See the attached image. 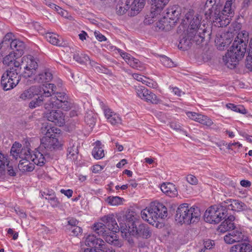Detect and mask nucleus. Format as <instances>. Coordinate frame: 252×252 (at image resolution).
<instances>
[{"label":"nucleus","mask_w":252,"mask_h":252,"mask_svg":"<svg viewBox=\"0 0 252 252\" xmlns=\"http://www.w3.org/2000/svg\"><path fill=\"white\" fill-rule=\"evenodd\" d=\"M180 12L179 8L175 6L167 10L166 16L168 17L169 20L175 21L173 22L174 24L179 18Z\"/></svg>","instance_id":"c756f323"},{"label":"nucleus","mask_w":252,"mask_h":252,"mask_svg":"<svg viewBox=\"0 0 252 252\" xmlns=\"http://www.w3.org/2000/svg\"><path fill=\"white\" fill-rule=\"evenodd\" d=\"M56 86L53 84H47L46 86L43 85L42 87V92L41 94L37 95L38 98L32 100L29 103V106L31 109L35 108L42 105L43 102L45 100V97H49L52 96V94H54Z\"/></svg>","instance_id":"f8f14e48"},{"label":"nucleus","mask_w":252,"mask_h":252,"mask_svg":"<svg viewBox=\"0 0 252 252\" xmlns=\"http://www.w3.org/2000/svg\"><path fill=\"white\" fill-rule=\"evenodd\" d=\"M5 77H7L13 81V85L18 84L20 80L21 74L20 71H18V69L13 68L7 70L6 72L3 74Z\"/></svg>","instance_id":"393cba45"},{"label":"nucleus","mask_w":252,"mask_h":252,"mask_svg":"<svg viewBox=\"0 0 252 252\" xmlns=\"http://www.w3.org/2000/svg\"><path fill=\"white\" fill-rule=\"evenodd\" d=\"M199 116L197 122L208 126H211L213 124V123L212 120L207 116L200 114Z\"/></svg>","instance_id":"37998d69"},{"label":"nucleus","mask_w":252,"mask_h":252,"mask_svg":"<svg viewBox=\"0 0 252 252\" xmlns=\"http://www.w3.org/2000/svg\"><path fill=\"white\" fill-rule=\"evenodd\" d=\"M124 198L119 196H110L108 197L106 201L111 206H118L123 204Z\"/></svg>","instance_id":"e433bc0d"},{"label":"nucleus","mask_w":252,"mask_h":252,"mask_svg":"<svg viewBox=\"0 0 252 252\" xmlns=\"http://www.w3.org/2000/svg\"><path fill=\"white\" fill-rule=\"evenodd\" d=\"M67 228L73 227L74 226H77L78 221L74 218H69L67 221Z\"/></svg>","instance_id":"680f3d73"},{"label":"nucleus","mask_w":252,"mask_h":252,"mask_svg":"<svg viewBox=\"0 0 252 252\" xmlns=\"http://www.w3.org/2000/svg\"><path fill=\"white\" fill-rule=\"evenodd\" d=\"M20 57L17 56L15 59V61L12 63L14 65L15 69H18V71H20V69L23 65L21 64V59L19 58Z\"/></svg>","instance_id":"4d7b16f0"},{"label":"nucleus","mask_w":252,"mask_h":252,"mask_svg":"<svg viewBox=\"0 0 252 252\" xmlns=\"http://www.w3.org/2000/svg\"><path fill=\"white\" fill-rule=\"evenodd\" d=\"M199 113H196L195 112H187L186 115L191 120H192L193 121H195L196 122H197L198 121V118L199 117Z\"/></svg>","instance_id":"bf43d9fd"},{"label":"nucleus","mask_w":252,"mask_h":252,"mask_svg":"<svg viewBox=\"0 0 252 252\" xmlns=\"http://www.w3.org/2000/svg\"><path fill=\"white\" fill-rule=\"evenodd\" d=\"M101 240V239L96 238L94 234H90L86 237L85 243L86 246L95 248L99 242V240Z\"/></svg>","instance_id":"72a5a7b5"},{"label":"nucleus","mask_w":252,"mask_h":252,"mask_svg":"<svg viewBox=\"0 0 252 252\" xmlns=\"http://www.w3.org/2000/svg\"><path fill=\"white\" fill-rule=\"evenodd\" d=\"M231 236L233 238V240L235 242H239L244 240H246L245 236L243 232L238 230H235L231 232Z\"/></svg>","instance_id":"ea45409f"},{"label":"nucleus","mask_w":252,"mask_h":252,"mask_svg":"<svg viewBox=\"0 0 252 252\" xmlns=\"http://www.w3.org/2000/svg\"><path fill=\"white\" fill-rule=\"evenodd\" d=\"M143 84L147 85L150 88L156 89L158 85L157 82L152 79L146 77L143 82Z\"/></svg>","instance_id":"5fc2aeb1"},{"label":"nucleus","mask_w":252,"mask_h":252,"mask_svg":"<svg viewBox=\"0 0 252 252\" xmlns=\"http://www.w3.org/2000/svg\"><path fill=\"white\" fill-rule=\"evenodd\" d=\"M161 190L171 197H174L178 195V190L175 185L171 183H164L160 186Z\"/></svg>","instance_id":"4be33fe9"},{"label":"nucleus","mask_w":252,"mask_h":252,"mask_svg":"<svg viewBox=\"0 0 252 252\" xmlns=\"http://www.w3.org/2000/svg\"><path fill=\"white\" fill-rule=\"evenodd\" d=\"M48 155L49 153L39 150V147L31 153L29 148H22L21 144L16 142L13 144L10 150V155L15 159H18V157L24 156L26 158H30L34 164L40 166L44 165Z\"/></svg>","instance_id":"f03ea898"},{"label":"nucleus","mask_w":252,"mask_h":252,"mask_svg":"<svg viewBox=\"0 0 252 252\" xmlns=\"http://www.w3.org/2000/svg\"><path fill=\"white\" fill-rule=\"evenodd\" d=\"M21 64L25 69L22 75L24 77H30L34 74L38 67L36 59L32 56H24L21 58Z\"/></svg>","instance_id":"ddd939ff"},{"label":"nucleus","mask_w":252,"mask_h":252,"mask_svg":"<svg viewBox=\"0 0 252 252\" xmlns=\"http://www.w3.org/2000/svg\"><path fill=\"white\" fill-rule=\"evenodd\" d=\"M169 19L166 16H164L157 23V27L161 30H169L171 28V22L169 21Z\"/></svg>","instance_id":"7c9ffc66"},{"label":"nucleus","mask_w":252,"mask_h":252,"mask_svg":"<svg viewBox=\"0 0 252 252\" xmlns=\"http://www.w3.org/2000/svg\"><path fill=\"white\" fill-rule=\"evenodd\" d=\"M42 87L40 86H32L29 89L23 92L20 96V98L23 100L30 99L35 95L41 94L42 92Z\"/></svg>","instance_id":"a211bd4d"},{"label":"nucleus","mask_w":252,"mask_h":252,"mask_svg":"<svg viewBox=\"0 0 252 252\" xmlns=\"http://www.w3.org/2000/svg\"><path fill=\"white\" fill-rule=\"evenodd\" d=\"M226 107L228 109L233 110V111L240 112L242 114L246 113V110L241 105H236L232 103H228L226 105Z\"/></svg>","instance_id":"a18cd8bd"},{"label":"nucleus","mask_w":252,"mask_h":252,"mask_svg":"<svg viewBox=\"0 0 252 252\" xmlns=\"http://www.w3.org/2000/svg\"><path fill=\"white\" fill-rule=\"evenodd\" d=\"M45 38L47 40L53 45L57 46H62L63 42L62 38L59 37V35L53 33L48 32L45 34Z\"/></svg>","instance_id":"c85d7f7f"},{"label":"nucleus","mask_w":252,"mask_h":252,"mask_svg":"<svg viewBox=\"0 0 252 252\" xmlns=\"http://www.w3.org/2000/svg\"><path fill=\"white\" fill-rule=\"evenodd\" d=\"M104 168V166L96 164L92 167V172L94 173H98L101 171Z\"/></svg>","instance_id":"774afa93"},{"label":"nucleus","mask_w":252,"mask_h":252,"mask_svg":"<svg viewBox=\"0 0 252 252\" xmlns=\"http://www.w3.org/2000/svg\"><path fill=\"white\" fill-rule=\"evenodd\" d=\"M142 218L150 224L167 216V208L161 203L155 201L141 212Z\"/></svg>","instance_id":"39448f33"},{"label":"nucleus","mask_w":252,"mask_h":252,"mask_svg":"<svg viewBox=\"0 0 252 252\" xmlns=\"http://www.w3.org/2000/svg\"><path fill=\"white\" fill-rule=\"evenodd\" d=\"M144 6V2L140 0H120L117 5L116 12L120 15L127 13L129 16L133 17L139 13Z\"/></svg>","instance_id":"6e6552de"},{"label":"nucleus","mask_w":252,"mask_h":252,"mask_svg":"<svg viewBox=\"0 0 252 252\" xmlns=\"http://www.w3.org/2000/svg\"><path fill=\"white\" fill-rule=\"evenodd\" d=\"M53 78L52 74L48 69H45L40 72L36 75L33 78L34 83L43 84V85L46 86L48 84V82H50ZM49 83H48L49 84Z\"/></svg>","instance_id":"6ab92c4d"},{"label":"nucleus","mask_w":252,"mask_h":252,"mask_svg":"<svg viewBox=\"0 0 252 252\" xmlns=\"http://www.w3.org/2000/svg\"><path fill=\"white\" fill-rule=\"evenodd\" d=\"M131 220H129L126 227L127 228L128 232L137 238L148 239L152 235V231L147 224H141L137 226L134 221V217H130Z\"/></svg>","instance_id":"1a4fd4ad"},{"label":"nucleus","mask_w":252,"mask_h":252,"mask_svg":"<svg viewBox=\"0 0 252 252\" xmlns=\"http://www.w3.org/2000/svg\"><path fill=\"white\" fill-rule=\"evenodd\" d=\"M241 36V34H239L237 39H235L225 56L222 58L223 63L230 69L236 66L246 52L247 43L240 38Z\"/></svg>","instance_id":"f257e3e1"},{"label":"nucleus","mask_w":252,"mask_h":252,"mask_svg":"<svg viewBox=\"0 0 252 252\" xmlns=\"http://www.w3.org/2000/svg\"><path fill=\"white\" fill-rule=\"evenodd\" d=\"M169 0H154L152 4V8L154 10L152 12V14L154 12L155 13L153 15H155L161 11L164 7L168 3Z\"/></svg>","instance_id":"cd10ccee"},{"label":"nucleus","mask_w":252,"mask_h":252,"mask_svg":"<svg viewBox=\"0 0 252 252\" xmlns=\"http://www.w3.org/2000/svg\"><path fill=\"white\" fill-rule=\"evenodd\" d=\"M10 46L12 52L16 53L17 56L21 57L23 54L26 48L25 43L17 39H12L10 42Z\"/></svg>","instance_id":"412c9836"},{"label":"nucleus","mask_w":252,"mask_h":252,"mask_svg":"<svg viewBox=\"0 0 252 252\" xmlns=\"http://www.w3.org/2000/svg\"><path fill=\"white\" fill-rule=\"evenodd\" d=\"M100 105L101 108L103 111L105 117L107 119L109 118L111 115L114 113V112H113L112 110L110 109L107 105H106L103 102H101L100 103Z\"/></svg>","instance_id":"3c124183"},{"label":"nucleus","mask_w":252,"mask_h":252,"mask_svg":"<svg viewBox=\"0 0 252 252\" xmlns=\"http://www.w3.org/2000/svg\"><path fill=\"white\" fill-rule=\"evenodd\" d=\"M99 242L95 248L97 252H115V249L111 246L106 244L102 239L99 240Z\"/></svg>","instance_id":"473e14b6"},{"label":"nucleus","mask_w":252,"mask_h":252,"mask_svg":"<svg viewBox=\"0 0 252 252\" xmlns=\"http://www.w3.org/2000/svg\"><path fill=\"white\" fill-rule=\"evenodd\" d=\"M170 89L172 91V92L175 95L180 96H181L182 94H184V93L181 91L177 87H170Z\"/></svg>","instance_id":"e2e57ef3"},{"label":"nucleus","mask_w":252,"mask_h":252,"mask_svg":"<svg viewBox=\"0 0 252 252\" xmlns=\"http://www.w3.org/2000/svg\"><path fill=\"white\" fill-rule=\"evenodd\" d=\"M71 231L70 235L78 236L82 233V229L78 226H74L73 227L67 228Z\"/></svg>","instance_id":"864d4df0"},{"label":"nucleus","mask_w":252,"mask_h":252,"mask_svg":"<svg viewBox=\"0 0 252 252\" xmlns=\"http://www.w3.org/2000/svg\"><path fill=\"white\" fill-rule=\"evenodd\" d=\"M118 52L120 54L121 56L123 58V59L127 63L129 61V60L131 59L132 57L129 54L123 51L122 50L119 49L118 50Z\"/></svg>","instance_id":"13d9d810"},{"label":"nucleus","mask_w":252,"mask_h":252,"mask_svg":"<svg viewBox=\"0 0 252 252\" xmlns=\"http://www.w3.org/2000/svg\"><path fill=\"white\" fill-rule=\"evenodd\" d=\"M94 147L92 150V155L96 159H100L104 157L103 145L99 141H97L94 143Z\"/></svg>","instance_id":"a878e982"},{"label":"nucleus","mask_w":252,"mask_h":252,"mask_svg":"<svg viewBox=\"0 0 252 252\" xmlns=\"http://www.w3.org/2000/svg\"><path fill=\"white\" fill-rule=\"evenodd\" d=\"M107 120L113 125H116L121 123V118L118 114L113 113Z\"/></svg>","instance_id":"09e8293b"},{"label":"nucleus","mask_w":252,"mask_h":252,"mask_svg":"<svg viewBox=\"0 0 252 252\" xmlns=\"http://www.w3.org/2000/svg\"><path fill=\"white\" fill-rule=\"evenodd\" d=\"M85 122L90 127H93L95 124L94 115L92 112L87 113L85 116Z\"/></svg>","instance_id":"79ce46f5"},{"label":"nucleus","mask_w":252,"mask_h":252,"mask_svg":"<svg viewBox=\"0 0 252 252\" xmlns=\"http://www.w3.org/2000/svg\"><path fill=\"white\" fill-rule=\"evenodd\" d=\"M200 22L197 17L193 18L187 30L185 36L180 39L179 45L181 48L186 49L191 44V41H197L201 39L202 41L204 38V33L206 31L200 27Z\"/></svg>","instance_id":"7ed1b4c3"},{"label":"nucleus","mask_w":252,"mask_h":252,"mask_svg":"<svg viewBox=\"0 0 252 252\" xmlns=\"http://www.w3.org/2000/svg\"><path fill=\"white\" fill-rule=\"evenodd\" d=\"M56 88L55 89L54 94H56L55 96H52L48 99L44 104V107L46 110L51 109H56L57 106L61 103L69 99L68 95L64 93L57 92L55 93Z\"/></svg>","instance_id":"2eb2a0df"},{"label":"nucleus","mask_w":252,"mask_h":252,"mask_svg":"<svg viewBox=\"0 0 252 252\" xmlns=\"http://www.w3.org/2000/svg\"><path fill=\"white\" fill-rule=\"evenodd\" d=\"M18 158H20L18 165V168L22 172H31L34 168V163L30 162L29 160L30 158H26L24 157H18Z\"/></svg>","instance_id":"5701e85b"},{"label":"nucleus","mask_w":252,"mask_h":252,"mask_svg":"<svg viewBox=\"0 0 252 252\" xmlns=\"http://www.w3.org/2000/svg\"><path fill=\"white\" fill-rule=\"evenodd\" d=\"M160 60L163 65L166 67H172L175 66L172 61L165 56H162Z\"/></svg>","instance_id":"603ef678"},{"label":"nucleus","mask_w":252,"mask_h":252,"mask_svg":"<svg viewBox=\"0 0 252 252\" xmlns=\"http://www.w3.org/2000/svg\"><path fill=\"white\" fill-rule=\"evenodd\" d=\"M234 0H227L223 10L220 12V9L216 8L214 12H211L210 18L213 19L214 22L219 23L220 27L226 26L230 23V18L234 14V9L232 7Z\"/></svg>","instance_id":"0eeeda50"},{"label":"nucleus","mask_w":252,"mask_h":252,"mask_svg":"<svg viewBox=\"0 0 252 252\" xmlns=\"http://www.w3.org/2000/svg\"><path fill=\"white\" fill-rule=\"evenodd\" d=\"M129 60L127 64L133 68L141 69L143 67L142 63L138 60L133 57Z\"/></svg>","instance_id":"49530a36"},{"label":"nucleus","mask_w":252,"mask_h":252,"mask_svg":"<svg viewBox=\"0 0 252 252\" xmlns=\"http://www.w3.org/2000/svg\"><path fill=\"white\" fill-rule=\"evenodd\" d=\"M90 64L93 67L94 70L97 72L107 74L109 72L107 68L99 64L94 61H90Z\"/></svg>","instance_id":"58836bf2"},{"label":"nucleus","mask_w":252,"mask_h":252,"mask_svg":"<svg viewBox=\"0 0 252 252\" xmlns=\"http://www.w3.org/2000/svg\"><path fill=\"white\" fill-rule=\"evenodd\" d=\"M234 220L235 217L233 216H229L218 227V230L220 232L224 233L231 229H234L235 225L233 221Z\"/></svg>","instance_id":"b1692460"},{"label":"nucleus","mask_w":252,"mask_h":252,"mask_svg":"<svg viewBox=\"0 0 252 252\" xmlns=\"http://www.w3.org/2000/svg\"><path fill=\"white\" fill-rule=\"evenodd\" d=\"M1 84L3 90L5 91L10 90L16 87L17 85L15 84L12 86V85H13V81H11L10 79L5 77V75H3L1 79Z\"/></svg>","instance_id":"f704fd0d"},{"label":"nucleus","mask_w":252,"mask_h":252,"mask_svg":"<svg viewBox=\"0 0 252 252\" xmlns=\"http://www.w3.org/2000/svg\"><path fill=\"white\" fill-rule=\"evenodd\" d=\"M187 181L192 185H196L198 181L197 178L193 175L189 174L186 177Z\"/></svg>","instance_id":"6e6d98bb"},{"label":"nucleus","mask_w":252,"mask_h":252,"mask_svg":"<svg viewBox=\"0 0 252 252\" xmlns=\"http://www.w3.org/2000/svg\"><path fill=\"white\" fill-rule=\"evenodd\" d=\"M45 198L48 200L53 207H57L60 205V201L54 194H47Z\"/></svg>","instance_id":"a19ab883"},{"label":"nucleus","mask_w":252,"mask_h":252,"mask_svg":"<svg viewBox=\"0 0 252 252\" xmlns=\"http://www.w3.org/2000/svg\"><path fill=\"white\" fill-rule=\"evenodd\" d=\"M78 144L71 140L70 141L69 146L67 149V157L68 158L71 159H75L76 158V156L78 154Z\"/></svg>","instance_id":"bb28decb"},{"label":"nucleus","mask_w":252,"mask_h":252,"mask_svg":"<svg viewBox=\"0 0 252 252\" xmlns=\"http://www.w3.org/2000/svg\"><path fill=\"white\" fill-rule=\"evenodd\" d=\"M17 57V56L16 53L11 52L8 55L4 58L3 63L5 64L10 65L14 61H15Z\"/></svg>","instance_id":"c03bdc74"},{"label":"nucleus","mask_w":252,"mask_h":252,"mask_svg":"<svg viewBox=\"0 0 252 252\" xmlns=\"http://www.w3.org/2000/svg\"><path fill=\"white\" fill-rule=\"evenodd\" d=\"M102 221L105 227H107V231L118 232L120 228L118 226L115 218L113 215L105 216L101 218ZM106 229V228H105Z\"/></svg>","instance_id":"f3484780"},{"label":"nucleus","mask_w":252,"mask_h":252,"mask_svg":"<svg viewBox=\"0 0 252 252\" xmlns=\"http://www.w3.org/2000/svg\"><path fill=\"white\" fill-rule=\"evenodd\" d=\"M94 230L98 236H102L108 244L118 247L122 246L121 242L117 238L116 232L107 231L105 229V226L102 223H95L94 226Z\"/></svg>","instance_id":"9d476101"},{"label":"nucleus","mask_w":252,"mask_h":252,"mask_svg":"<svg viewBox=\"0 0 252 252\" xmlns=\"http://www.w3.org/2000/svg\"><path fill=\"white\" fill-rule=\"evenodd\" d=\"M94 35L96 38L99 41H103L106 40V38L105 36L100 33L99 32H94Z\"/></svg>","instance_id":"69168bd1"},{"label":"nucleus","mask_w":252,"mask_h":252,"mask_svg":"<svg viewBox=\"0 0 252 252\" xmlns=\"http://www.w3.org/2000/svg\"><path fill=\"white\" fill-rule=\"evenodd\" d=\"M46 132L45 136L41 139L39 149L48 153L59 147V142L57 137L60 129L55 127H46Z\"/></svg>","instance_id":"423d86ee"},{"label":"nucleus","mask_w":252,"mask_h":252,"mask_svg":"<svg viewBox=\"0 0 252 252\" xmlns=\"http://www.w3.org/2000/svg\"><path fill=\"white\" fill-rule=\"evenodd\" d=\"M248 56L247 58L246 67L252 71V42L250 44V48L248 51Z\"/></svg>","instance_id":"8fccbe9b"},{"label":"nucleus","mask_w":252,"mask_h":252,"mask_svg":"<svg viewBox=\"0 0 252 252\" xmlns=\"http://www.w3.org/2000/svg\"><path fill=\"white\" fill-rule=\"evenodd\" d=\"M72 106V103L70 101V100L68 99L62 102L57 106L56 109L61 108L62 110L64 111H68L69 110Z\"/></svg>","instance_id":"de8ad7c7"},{"label":"nucleus","mask_w":252,"mask_h":252,"mask_svg":"<svg viewBox=\"0 0 252 252\" xmlns=\"http://www.w3.org/2000/svg\"><path fill=\"white\" fill-rule=\"evenodd\" d=\"M9 163L8 156L0 153V176L4 174L6 166L8 165Z\"/></svg>","instance_id":"c9c22d12"},{"label":"nucleus","mask_w":252,"mask_h":252,"mask_svg":"<svg viewBox=\"0 0 252 252\" xmlns=\"http://www.w3.org/2000/svg\"><path fill=\"white\" fill-rule=\"evenodd\" d=\"M225 213L222 207L217 206L209 207L205 212L204 220L210 223H218L225 217Z\"/></svg>","instance_id":"9b49d317"},{"label":"nucleus","mask_w":252,"mask_h":252,"mask_svg":"<svg viewBox=\"0 0 252 252\" xmlns=\"http://www.w3.org/2000/svg\"><path fill=\"white\" fill-rule=\"evenodd\" d=\"M214 245V242L211 240L208 239L204 242V246L205 249H211Z\"/></svg>","instance_id":"0e129e2a"},{"label":"nucleus","mask_w":252,"mask_h":252,"mask_svg":"<svg viewBox=\"0 0 252 252\" xmlns=\"http://www.w3.org/2000/svg\"><path fill=\"white\" fill-rule=\"evenodd\" d=\"M47 110L48 111L45 113V117L48 121L54 123L60 126L65 124V116L61 111L54 109Z\"/></svg>","instance_id":"dca6fc26"},{"label":"nucleus","mask_w":252,"mask_h":252,"mask_svg":"<svg viewBox=\"0 0 252 252\" xmlns=\"http://www.w3.org/2000/svg\"><path fill=\"white\" fill-rule=\"evenodd\" d=\"M242 252H252V249L250 244L246 243L240 244Z\"/></svg>","instance_id":"052dcab7"},{"label":"nucleus","mask_w":252,"mask_h":252,"mask_svg":"<svg viewBox=\"0 0 252 252\" xmlns=\"http://www.w3.org/2000/svg\"><path fill=\"white\" fill-rule=\"evenodd\" d=\"M224 203L228 209L232 211L240 212L247 209L246 205L238 200L229 199L224 201Z\"/></svg>","instance_id":"aec40b11"},{"label":"nucleus","mask_w":252,"mask_h":252,"mask_svg":"<svg viewBox=\"0 0 252 252\" xmlns=\"http://www.w3.org/2000/svg\"><path fill=\"white\" fill-rule=\"evenodd\" d=\"M135 90L137 95L144 101L153 104H158L160 99L157 96L144 86L135 87Z\"/></svg>","instance_id":"4468645a"},{"label":"nucleus","mask_w":252,"mask_h":252,"mask_svg":"<svg viewBox=\"0 0 252 252\" xmlns=\"http://www.w3.org/2000/svg\"><path fill=\"white\" fill-rule=\"evenodd\" d=\"M73 59L77 62L81 63H85L87 62L91 61L89 57L85 54L81 53L79 54V53L74 54L73 55Z\"/></svg>","instance_id":"4c0bfd02"},{"label":"nucleus","mask_w":252,"mask_h":252,"mask_svg":"<svg viewBox=\"0 0 252 252\" xmlns=\"http://www.w3.org/2000/svg\"><path fill=\"white\" fill-rule=\"evenodd\" d=\"M200 217V211L198 207H189L188 204L184 203L178 208L175 220L181 224H190L198 221Z\"/></svg>","instance_id":"20e7f679"},{"label":"nucleus","mask_w":252,"mask_h":252,"mask_svg":"<svg viewBox=\"0 0 252 252\" xmlns=\"http://www.w3.org/2000/svg\"><path fill=\"white\" fill-rule=\"evenodd\" d=\"M99 242L95 248L97 252H115V249L111 246L106 244L102 239L99 240Z\"/></svg>","instance_id":"2f4dec72"},{"label":"nucleus","mask_w":252,"mask_h":252,"mask_svg":"<svg viewBox=\"0 0 252 252\" xmlns=\"http://www.w3.org/2000/svg\"><path fill=\"white\" fill-rule=\"evenodd\" d=\"M233 239V238L231 236V232L224 237V240L227 244H232L234 243L235 242Z\"/></svg>","instance_id":"338daca9"}]
</instances>
